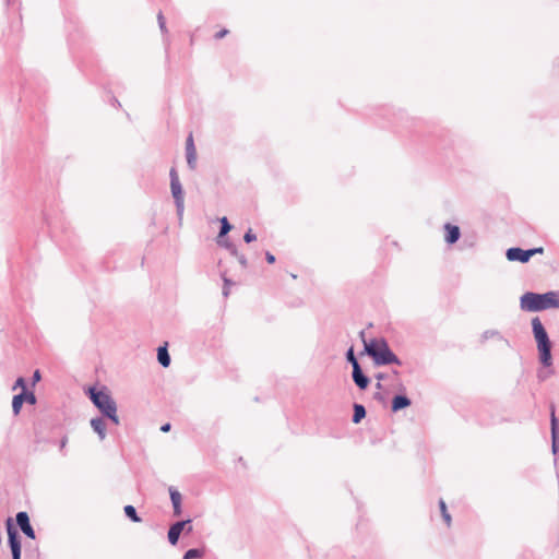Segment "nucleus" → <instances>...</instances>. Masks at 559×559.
<instances>
[{
  "label": "nucleus",
  "instance_id": "nucleus-1",
  "mask_svg": "<svg viewBox=\"0 0 559 559\" xmlns=\"http://www.w3.org/2000/svg\"><path fill=\"white\" fill-rule=\"evenodd\" d=\"M520 308L527 312L559 309V290H550L544 294L527 292L520 297Z\"/></svg>",
  "mask_w": 559,
  "mask_h": 559
},
{
  "label": "nucleus",
  "instance_id": "nucleus-2",
  "mask_svg": "<svg viewBox=\"0 0 559 559\" xmlns=\"http://www.w3.org/2000/svg\"><path fill=\"white\" fill-rule=\"evenodd\" d=\"M360 337L364 343L365 352L372 357L376 365H401L399 357L390 349L384 338H374L367 342L365 338V332H360Z\"/></svg>",
  "mask_w": 559,
  "mask_h": 559
},
{
  "label": "nucleus",
  "instance_id": "nucleus-3",
  "mask_svg": "<svg viewBox=\"0 0 559 559\" xmlns=\"http://www.w3.org/2000/svg\"><path fill=\"white\" fill-rule=\"evenodd\" d=\"M532 331L537 344L539 361L544 367L552 365L551 342L538 317L532 319Z\"/></svg>",
  "mask_w": 559,
  "mask_h": 559
},
{
  "label": "nucleus",
  "instance_id": "nucleus-4",
  "mask_svg": "<svg viewBox=\"0 0 559 559\" xmlns=\"http://www.w3.org/2000/svg\"><path fill=\"white\" fill-rule=\"evenodd\" d=\"M88 393L91 401L99 412L115 425H119L120 420L117 414V404L111 395L106 391H98L94 388H90Z\"/></svg>",
  "mask_w": 559,
  "mask_h": 559
},
{
  "label": "nucleus",
  "instance_id": "nucleus-5",
  "mask_svg": "<svg viewBox=\"0 0 559 559\" xmlns=\"http://www.w3.org/2000/svg\"><path fill=\"white\" fill-rule=\"evenodd\" d=\"M169 177H170L171 195L175 200L179 222H181L182 216H183V211H185L183 189H182L178 174L175 168L170 169Z\"/></svg>",
  "mask_w": 559,
  "mask_h": 559
},
{
  "label": "nucleus",
  "instance_id": "nucleus-6",
  "mask_svg": "<svg viewBox=\"0 0 559 559\" xmlns=\"http://www.w3.org/2000/svg\"><path fill=\"white\" fill-rule=\"evenodd\" d=\"M544 252L543 247L533 248L528 250H524L518 247L509 248L506 252L507 259L509 261H519L521 263H526L535 254H542Z\"/></svg>",
  "mask_w": 559,
  "mask_h": 559
},
{
  "label": "nucleus",
  "instance_id": "nucleus-7",
  "mask_svg": "<svg viewBox=\"0 0 559 559\" xmlns=\"http://www.w3.org/2000/svg\"><path fill=\"white\" fill-rule=\"evenodd\" d=\"M190 523L191 520L178 521L169 527L168 540L171 545H176L178 543L179 536L186 527L188 533L192 531Z\"/></svg>",
  "mask_w": 559,
  "mask_h": 559
},
{
  "label": "nucleus",
  "instance_id": "nucleus-8",
  "mask_svg": "<svg viewBox=\"0 0 559 559\" xmlns=\"http://www.w3.org/2000/svg\"><path fill=\"white\" fill-rule=\"evenodd\" d=\"M9 545L12 552V559H21V542L17 532L8 523Z\"/></svg>",
  "mask_w": 559,
  "mask_h": 559
},
{
  "label": "nucleus",
  "instance_id": "nucleus-9",
  "mask_svg": "<svg viewBox=\"0 0 559 559\" xmlns=\"http://www.w3.org/2000/svg\"><path fill=\"white\" fill-rule=\"evenodd\" d=\"M16 524L27 537L36 538L35 531L29 523V516L26 512L21 511L16 514Z\"/></svg>",
  "mask_w": 559,
  "mask_h": 559
},
{
  "label": "nucleus",
  "instance_id": "nucleus-10",
  "mask_svg": "<svg viewBox=\"0 0 559 559\" xmlns=\"http://www.w3.org/2000/svg\"><path fill=\"white\" fill-rule=\"evenodd\" d=\"M186 157L187 164L190 169H195L197 167V150L193 142V136L190 134L186 141Z\"/></svg>",
  "mask_w": 559,
  "mask_h": 559
},
{
  "label": "nucleus",
  "instance_id": "nucleus-11",
  "mask_svg": "<svg viewBox=\"0 0 559 559\" xmlns=\"http://www.w3.org/2000/svg\"><path fill=\"white\" fill-rule=\"evenodd\" d=\"M551 439H552V452L556 454L559 451V421L555 415L554 406L551 407Z\"/></svg>",
  "mask_w": 559,
  "mask_h": 559
},
{
  "label": "nucleus",
  "instance_id": "nucleus-12",
  "mask_svg": "<svg viewBox=\"0 0 559 559\" xmlns=\"http://www.w3.org/2000/svg\"><path fill=\"white\" fill-rule=\"evenodd\" d=\"M444 230H445L444 240L447 243L453 245L459 240V238L461 236L459 226L447 223L444 225Z\"/></svg>",
  "mask_w": 559,
  "mask_h": 559
},
{
  "label": "nucleus",
  "instance_id": "nucleus-13",
  "mask_svg": "<svg viewBox=\"0 0 559 559\" xmlns=\"http://www.w3.org/2000/svg\"><path fill=\"white\" fill-rule=\"evenodd\" d=\"M353 380L355 384L361 390H365L369 384V378L364 374L359 365H356L353 369Z\"/></svg>",
  "mask_w": 559,
  "mask_h": 559
},
{
  "label": "nucleus",
  "instance_id": "nucleus-14",
  "mask_svg": "<svg viewBox=\"0 0 559 559\" xmlns=\"http://www.w3.org/2000/svg\"><path fill=\"white\" fill-rule=\"evenodd\" d=\"M169 496H170L171 504L174 508V514L178 516L182 512V510H181V502H182L181 493L175 487H169Z\"/></svg>",
  "mask_w": 559,
  "mask_h": 559
},
{
  "label": "nucleus",
  "instance_id": "nucleus-15",
  "mask_svg": "<svg viewBox=\"0 0 559 559\" xmlns=\"http://www.w3.org/2000/svg\"><path fill=\"white\" fill-rule=\"evenodd\" d=\"M91 427L97 433L100 441L106 438V424L102 417L91 419Z\"/></svg>",
  "mask_w": 559,
  "mask_h": 559
},
{
  "label": "nucleus",
  "instance_id": "nucleus-16",
  "mask_svg": "<svg viewBox=\"0 0 559 559\" xmlns=\"http://www.w3.org/2000/svg\"><path fill=\"white\" fill-rule=\"evenodd\" d=\"M411 405V400L404 395H396L392 400V411L397 412Z\"/></svg>",
  "mask_w": 559,
  "mask_h": 559
},
{
  "label": "nucleus",
  "instance_id": "nucleus-17",
  "mask_svg": "<svg viewBox=\"0 0 559 559\" xmlns=\"http://www.w3.org/2000/svg\"><path fill=\"white\" fill-rule=\"evenodd\" d=\"M25 403L23 391L12 399V412L16 416L21 413L22 405Z\"/></svg>",
  "mask_w": 559,
  "mask_h": 559
},
{
  "label": "nucleus",
  "instance_id": "nucleus-18",
  "mask_svg": "<svg viewBox=\"0 0 559 559\" xmlns=\"http://www.w3.org/2000/svg\"><path fill=\"white\" fill-rule=\"evenodd\" d=\"M157 359L163 367H168L170 365V356L168 354L166 346H162L158 348Z\"/></svg>",
  "mask_w": 559,
  "mask_h": 559
},
{
  "label": "nucleus",
  "instance_id": "nucleus-19",
  "mask_svg": "<svg viewBox=\"0 0 559 559\" xmlns=\"http://www.w3.org/2000/svg\"><path fill=\"white\" fill-rule=\"evenodd\" d=\"M491 338H497L499 341H502L503 336L497 330H486L480 335V342L481 343H485V342H487L488 340H491Z\"/></svg>",
  "mask_w": 559,
  "mask_h": 559
},
{
  "label": "nucleus",
  "instance_id": "nucleus-20",
  "mask_svg": "<svg viewBox=\"0 0 559 559\" xmlns=\"http://www.w3.org/2000/svg\"><path fill=\"white\" fill-rule=\"evenodd\" d=\"M439 508L442 515L443 521L445 522L447 526L450 527L452 523L451 514L448 511L447 504L443 499L439 500Z\"/></svg>",
  "mask_w": 559,
  "mask_h": 559
},
{
  "label": "nucleus",
  "instance_id": "nucleus-21",
  "mask_svg": "<svg viewBox=\"0 0 559 559\" xmlns=\"http://www.w3.org/2000/svg\"><path fill=\"white\" fill-rule=\"evenodd\" d=\"M366 416V409L360 404H355L353 421L358 424Z\"/></svg>",
  "mask_w": 559,
  "mask_h": 559
},
{
  "label": "nucleus",
  "instance_id": "nucleus-22",
  "mask_svg": "<svg viewBox=\"0 0 559 559\" xmlns=\"http://www.w3.org/2000/svg\"><path fill=\"white\" fill-rule=\"evenodd\" d=\"M123 510H124L126 515H127L131 521H133V522H135V523L141 522V518H140V516H138V514H136V510H135V508H134L133 506L128 504V506H126V507H124V509H123Z\"/></svg>",
  "mask_w": 559,
  "mask_h": 559
},
{
  "label": "nucleus",
  "instance_id": "nucleus-23",
  "mask_svg": "<svg viewBox=\"0 0 559 559\" xmlns=\"http://www.w3.org/2000/svg\"><path fill=\"white\" fill-rule=\"evenodd\" d=\"M231 229V225L229 224L228 219L226 217L221 218V230H219V237H223L227 235Z\"/></svg>",
  "mask_w": 559,
  "mask_h": 559
},
{
  "label": "nucleus",
  "instance_id": "nucleus-24",
  "mask_svg": "<svg viewBox=\"0 0 559 559\" xmlns=\"http://www.w3.org/2000/svg\"><path fill=\"white\" fill-rule=\"evenodd\" d=\"M200 557H202V551L199 549H195V548L189 549L183 555V559H195V558H200Z\"/></svg>",
  "mask_w": 559,
  "mask_h": 559
},
{
  "label": "nucleus",
  "instance_id": "nucleus-25",
  "mask_svg": "<svg viewBox=\"0 0 559 559\" xmlns=\"http://www.w3.org/2000/svg\"><path fill=\"white\" fill-rule=\"evenodd\" d=\"M346 359L348 360V362L352 364V367L353 369L355 368L356 365H359L356 357H355V354H354V349L353 347H350L347 353H346Z\"/></svg>",
  "mask_w": 559,
  "mask_h": 559
},
{
  "label": "nucleus",
  "instance_id": "nucleus-26",
  "mask_svg": "<svg viewBox=\"0 0 559 559\" xmlns=\"http://www.w3.org/2000/svg\"><path fill=\"white\" fill-rule=\"evenodd\" d=\"M24 394V401L31 405H34L36 403V396L33 392L23 391Z\"/></svg>",
  "mask_w": 559,
  "mask_h": 559
},
{
  "label": "nucleus",
  "instance_id": "nucleus-27",
  "mask_svg": "<svg viewBox=\"0 0 559 559\" xmlns=\"http://www.w3.org/2000/svg\"><path fill=\"white\" fill-rule=\"evenodd\" d=\"M22 389V391H26V381L24 378L20 377L16 379L15 383L12 386V390Z\"/></svg>",
  "mask_w": 559,
  "mask_h": 559
},
{
  "label": "nucleus",
  "instance_id": "nucleus-28",
  "mask_svg": "<svg viewBox=\"0 0 559 559\" xmlns=\"http://www.w3.org/2000/svg\"><path fill=\"white\" fill-rule=\"evenodd\" d=\"M157 21H158V25H159L160 31L163 33H166L167 32L166 22H165V17H164L162 12H159L157 14Z\"/></svg>",
  "mask_w": 559,
  "mask_h": 559
},
{
  "label": "nucleus",
  "instance_id": "nucleus-29",
  "mask_svg": "<svg viewBox=\"0 0 559 559\" xmlns=\"http://www.w3.org/2000/svg\"><path fill=\"white\" fill-rule=\"evenodd\" d=\"M255 239L257 236L253 234L252 229H249L243 236V240L248 243L254 241Z\"/></svg>",
  "mask_w": 559,
  "mask_h": 559
},
{
  "label": "nucleus",
  "instance_id": "nucleus-30",
  "mask_svg": "<svg viewBox=\"0 0 559 559\" xmlns=\"http://www.w3.org/2000/svg\"><path fill=\"white\" fill-rule=\"evenodd\" d=\"M224 284H225V287H224L223 294L225 297H227L229 294L228 288H229V285H231V282H230V280L224 277Z\"/></svg>",
  "mask_w": 559,
  "mask_h": 559
},
{
  "label": "nucleus",
  "instance_id": "nucleus-31",
  "mask_svg": "<svg viewBox=\"0 0 559 559\" xmlns=\"http://www.w3.org/2000/svg\"><path fill=\"white\" fill-rule=\"evenodd\" d=\"M235 257L238 259L239 263H240L243 267H245V266H247V259H246V257H245L243 254H239V253L237 252V255H235Z\"/></svg>",
  "mask_w": 559,
  "mask_h": 559
},
{
  "label": "nucleus",
  "instance_id": "nucleus-32",
  "mask_svg": "<svg viewBox=\"0 0 559 559\" xmlns=\"http://www.w3.org/2000/svg\"><path fill=\"white\" fill-rule=\"evenodd\" d=\"M224 246L230 250L231 254L233 255H237V249L234 245L229 243V242H225Z\"/></svg>",
  "mask_w": 559,
  "mask_h": 559
},
{
  "label": "nucleus",
  "instance_id": "nucleus-33",
  "mask_svg": "<svg viewBox=\"0 0 559 559\" xmlns=\"http://www.w3.org/2000/svg\"><path fill=\"white\" fill-rule=\"evenodd\" d=\"M265 259H266V261L269 263H274L275 262V257L271 252H269V251L265 252Z\"/></svg>",
  "mask_w": 559,
  "mask_h": 559
},
{
  "label": "nucleus",
  "instance_id": "nucleus-34",
  "mask_svg": "<svg viewBox=\"0 0 559 559\" xmlns=\"http://www.w3.org/2000/svg\"><path fill=\"white\" fill-rule=\"evenodd\" d=\"M40 380V372L36 370L33 374V384L35 385Z\"/></svg>",
  "mask_w": 559,
  "mask_h": 559
},
{
  "label": "nucleus",
  "instance_id": "nucleus-35",
  "mask_svg": "<svg viewBox=\"0 0 559 559\" xmlns=\"http://www.w3.org/2000/svg\"><path fill=\"white\" fill-rule=\"evenodd\" d=\"M228 31L227 29H222L221 32H218L216 35H215V38L217 39H221L223 37H225L227 35Z\"/></svg>",
  "mask_w": 559,
  "mask_h": 559
},
{
  "label": "nucleus",
  "instance_id": "nucleus-36",
  "mask_svg": "<svg viewBox=\"0 0 559 559\" xmlns=\"http://www.w3.org/2000/svg\"><path fill=\"white\" fill-rule=\"evenodd\" d=\"M160 430L163 432H168L170 430V424H164L162 427H160Z\"/></svg>",
  "mask_w": 559,
  "mask_h": 559
},
{
  "label": "nucleus",
  "instance_id": "nucleus-37",
  "mask_svg": "<svg viewBox=\"0 0 559 559\" xmlns=\"http://www.w3.org/2000/svg\"><path fill=\"white\" fill-rule=\"evenodd\" d=\"M67 442H68V439H67V438H63V439L61 440V442H60V449H61V450H62V449H64V447H66Z\"/></svg>",
  "mask_w": 559,
  "mask_h": 559
}]
</instances>
